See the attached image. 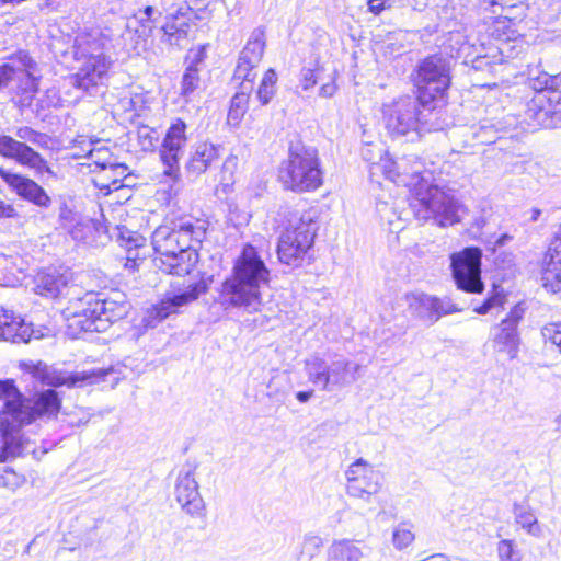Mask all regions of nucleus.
<instances>
[{
	"instance_id": "obj_1",
	"label": "nucleus",
	"mask_w": 561,
	"mask_h": 561,
	"mask_svg": "<svg viewBox=\"0 0 561 561\" xmlns=\"http://www.w3.org/2000/svg\"><path fill=\"white\" fill-rule=\"evenodd\" d=\"M0 462L32 455L39 459L46 450L37 449L35 442L25 437L23 427L37 419L57 415L61 400L54 389L44 390L26 398L13 381H0Z\"/></svg>"
},
{
	"instance_id": "obj_2",
	"label": "nucleus",
	"mask_w": 561,
	"mask_h": 561,
	"mask_svg": "<svg viewBox=\"0 0 561 561\" xmlns=\"http://www.w3.org/2000/svg\"><path fill=\"white\" fill-rule=\"evenodd\" d=\"M380 161L381 164L377 165L382 169L387 179L411 187L409 206L416 219L422 221L433 219L440 227L461 221L466 208L450 190L430 182L421 175L419 168L411 173L408 172L404 159L393 161L387 158Z\"/></svg>"
},
{
	"instance_id": "obj_3",
	"label": "nucleus",
	"mask_w": 561,
	"mask_h": 561,
	"mask_svg": "<svg viewBox=\"0 0 561 561\" xmlns=\"http://www.w3.org/2000/svg\"><path fill=\"white\" fill-rule=\"evenodd\" d=\"M271 271L257 250L245 244L234 260L231 273L218 288L217 302L225 309L257 312L263 305L262 290L270 286Z\"/></svg>"
},
{
	"instance_id": "obj_4",
	"label": "nucleus",
	"mask_w": 561,
	"mask_h": 561,
	"mask_svg": "<svg viewBox=\"0 0 561 561\" xmlns=\"http://www.w3.org/2000/svg\"><path fill=\"white\" fill-rule=\"evenodd\" d=\"M205 224L188 218L172 222V226H159L151 236L154 265L168 274H190L198 262L197 249L206 236Z\"/></svg>"
},
{
	"instance_id": "obj_5",
	"label": "nucleus",
	"mask_w": 561,
	"mask_h": 561,
	"mask_svg": "<svg viewBox=\"0 0 561 561\" xmlns=\"http://www.w3.org/2000/svg\"><path fill=\"white\" fill-rule=\"evenodd\" d=\"M129 311L126 295L119 290L89 291L66 308L69 328L84 332H104L112 323L125 318Z\"/></svg>"
},
{
	"instance_id": "obj_6",
	"label": "nucleus",
	"mask_w": 561,
	"mask_h": 561,
	"mask_svg": "<svg viewBox=\"0 0 561 561\" xmlns=\"http://www.w3.org/2000/svg\"><path fill=\"white\" fill-rule=\"evenodd\" d=\"M382 113L386 129L392 137L421 135L446 126L438 105L426 104L409 95L386 104Z\"/></svg>"
},
{
	"instance_id": "obj_7",
	"label": "nucleus",
	"mask_w": 561,
	"mask_h": 561,
	"mask_svg": "<svg viewBox=\"0 0 561 561\" xmlns=\"http://www.w3.org/2000/svg\"><path fill=\"white\" fill-rule=\"evenodd\" d=\"M528 81L535 93L525 104L520 123L531 129L557 128L554 93H561V71L549 73L536 66L529 69Z\"/></svg>"
},
{
	"instance_id": "obj_8",
	"label": "nucleus",
	"mask_w": 561,
	"mask_h": 561,
	"mask_svg": "<svg viewBox=\"0 0 561 561\" xmlns=\"http://www.w3.org/2000/svg\"><path fill=\"white\" fill-rule=\"evenodd\" d=\"M278 181L287 191L311 192L323 183V172L316 147L302 142L290 144L288 156L278 168Z\"/></svg>"
},
{
	"instance_id": "obj_9",
	"label": "nucleus",
	"mask_w": 561,
	"mask_h": 561,
	"mask_svg": "<svg viewBox=\"0 0 561 561\" xmlns=\"http://www.w3.org/2000/svg\"><path fill=\"white\" fill-rule=\"evenodd\" d=\"M14 135L16 138L9 135H0V156L33 170L36 175L46 173L50 178H57L56 172L49 167L47 160L27 144L43 146V140L46 138L45 135L28 126L16 128Z\"/></svg>"
},
{
	"instance_id": "obj_10",
	"label": "nucleus",
	"mask_w": 561,
	"mask_h": 561,
	"mask_svg": "<svg viewBox=\"0 0 561 561\" xmlns=\"http://www.w3.org/2000/svg\"><path fill=\"white\" fill-rule=\"evenodd\" d=\"M413 82L421 102L431 105L443 102L451 82L449 60L442 55L422 59L415 67Z\"/></svg>"
},
{
	"instance_id": "obj_11",
	"label": "nucleus",
	"mask_w": 561,
	"mask_h": 561,
	"mask_svg": "<svg viewBox=\"0 0 561 561\" xmlns=\"http://www.w3.org/2000/svg\"><path fill=\"white\" fill-rule=\"evenodd\" d=\"M317 230L318 224L311 213H305L289 220V225L282 232L277 244L280 263L299 266L313 244Z\"/></svg>"
},
{
	"instance_id": "obj_12",
	"label": "nucleus",
	"mask_w": 561,
	"mask_h": 561,
	"mask_svg": "<svg viewBox=\"0 0 561 561\" xmlns=\"http://www.w3.org/2000/svg\"><path fill=\"white\" fill-rule=\"evenodd\" d=\"M264 49L265 33L263 28L257 27L253 30L240 53L233 73V81L239 82L240 91L232 96L230 107L247 112L249 93L252 91L253 82L256 78L254 69L261 62Z\"/></svg>"
},
{
	"instance_id": "obj_13",
	"label": "nucleus",
	"mask_w": 561,
	"mask_h": 561,
	"mask_svg": "<svg viewBox=\"0 0 561 561\" xmlns=\"http://www.w3.org/2000/svg\"><path fill=\"white\" fill-rule=\"evenodd\" d=\"M482 251L476 247L465 248L450 256V267L457 288L480 294L484 285L481 279Z\"/></svg>"
},
{
	"instance_id": "obj_14",
	"label": "nucleus",
	"mask_w": 561,
	"mask_h": 561,
	"mask_svg": "<svg viewBox=\"0 0 561 561\" xmlns=\"http://www.w3.org/2000/svg\"><path fill=\"white\" fill-rule=\"evenodd\" d=\"M187 125L182 118H175L168 127L159 149L163 164V175L175 183L180 179V159L187 142Z\"/></svg>"
},
{
	"instance_id": "obj_15",
	"label": "nucleus",
	"mask_w": 561,
	"mask_h": 561,
	"mask_svg": "<svg viewBox=\"0 0 561 561\" xmlns=\"http://www.w3.org/2000/svg\"><path fill=\"white\" fill-rule=\"evenodd\" d=\"M30 374L34 379L43 385L61 387H83L85 385H93L104 380L108 370L105 369H91L83 371H65L50 367L42 362L30 367Z\"/></svg>"
},
{
	"instance_id": "obj_16",
	"label": "nucleus",
	"mask_w": 561,
	"mask_h": 561,
	"mask_svg": "<svg viewBox=\"0 0 561 561\" xmlns=\"http://www.w3.org/2000/svg\"><path fill=\"white\" fill-rule=\"evenodd\" d=\"M195 462H186L180 470L175 482V497L182 508L191 516H198L205 510V503L195 479Z\"/></svg>"
},
{
	"instance_id": "obj_17",
	"label": "nucleus",
	"mask_w": 561,
	"mask_h": 561,
	"mask_svg": "<svg viewBox=\"0 0 561 561\" xmlns=\"http://www.w3.org/2000/svg\"><path fill=\"white\" fill-rule=\"evenodd\" d=\"M0 178L21 199L31 203L37 208L46 210L53 205L51 197L45 188L33 179L11 172L4 168H0Z\"/></svg>"
},
{
	"instance_id": "obj_18",
	"label": "nucleus",
	"mask_w": 561,
	"mask_h": 561,
	"mask_svg": "<svg viewBox=\"0 0 561 561\" xmlns=\"http://www.w3.org/2000/svg\"><path fill=\"white\" fill-rule=\"evenodd\" d=\"M111 61L103 54L91 55L78 72L70 77V84L88 93L107 80Z\"/></svg>"
},
{
	"instance_id": "obj_19",
	"label": "nucleus",
	"mask_w": 561,
	"mask_h": 561,
	"mask_svg": "<svg viewBox=\"0 0 561 561\" xmlns=\"http://www.w3.org/2000/svg\"><path fill=\"white\" fill-rule=\"evenodd\" d=\"M525 308L517 304L515 305L505 319H503L499 327L495 328L494 333V347L497 352L506 353L513 359L517 356L519 336L517 327L523 319Z\"/></svg>"
},
{
	"instance_id": "obj_20",
	"label": "nucleus",
	"mask_w": 561,
	"mask_h": 561,
	"mask_svg": "<svg viewBox=\"0 0 561 561\" xmlns=\"http://www.w3.org/2000/svg\"><path fill=\"white\" fill-rule=\"evenodd\" d=\"M43 336L42 330H34L32 323H26L20 314L0 308V342L28 343Z\"/></svg>"
},
{
	"instance_id": "obj_21",
	"label": "nucleus",
	"mask_w": 561,
	"mask_h": 561,
	"mask_svg": "<svg viewBox=\"0 0 561 561\" xmlns=\"http://www.w3.org/2000/svg\"><path fill=\"white\" fill-rule=\"evenodd\" d=\"M540 282L547 293L561 295V224L545 256Z\"/></svg>"
},
{
	"instance_id": "obj_22",
	"label": "nucleus",
	"mask_w": 561,
	"mask_h": 561,
	"mask_svg": "<svg viewBox=\"0 0 561 561\" xmlns=\"http://www.w3.org/2000/svg\"><path fill=\"white\" fill-rule=\"evenodd\" d=\"M205 291L206 286L204 284H191L180 293L167 296L159 304L152 306L149 316L158 321H162L169 316L176 313L179 308L196 300Z\"/></svg>"
},
{
	"instance_id": "obj_23",
	"label": "nucleus",
	"mask_w": 561,
	"mask_h": 561,
	"mask_svg": "<svg viewBox=\"0 0 561 561\" xmlns=\"http://www.w3.org/2000/svg\"><path fill=\"white\" fill-rule=\"evenodd\" d=\"M362 365L339 357L329 364L323 390L332 391L355 382L360 377Z\"/></svg>"
},
{
	"instance_id": "obj_24",
	"label": "nucleus",
	"mask_w": 561,
	"mask_h": 561,
	"mask_svg": "<svg viewBox=\"0 0 561 561\" xmlns=\"http://www.w3.org/2000/svg\"><path fill=\"white\" fill-rule=\"evenodd\" d=\"M515 116L507 115L501 119L485 118L477 125L470 127L472 139L479 145H490L500 138V133H504L518 124Z\"/></svg>"
},
{
	"instance_id": "obj_25",
	"label": "nucleus",
	"mask_w": 561,
	"mask_h": 561,
	"mask_svg": "<svg viewBox=\"0 0 561 561\" xmlns=\"http://www.w3.org/2000/svg\"><path fill=\"white\" fill-rule=\"evenodd\" d=\"M218 159V149L210 142H197L192 147L185 163V172L195 179L205 173L214 161Z\"/></svg>"
},
{
	"instance_id": "obj_26",
	"label": "nucleus",
	"mask_w": 561,
	"mask_h": 561,
	"mask_svg": "<svg viewBox=\"0 0 561 561\" xmlns=\"http://www.w3.org/2000/svg\"><path fill=\"white\" fill-rule=\"evenodd\" d=\"M408 311L414 318L428 322L430 324L438 321V313L435 309L438 298L424 293H410L405 295Z\"/></svg>"
},
{
	"instance_id": "obj_27",
	"label": "nucleus",
	"mask_w": 561,
	"mask_h": 561,
	"mask_svg": "<svg viewBox=\"0 0 561 561\" xmlns=\"http://www.w3.org/2000/svg\"><path fill=\"white\" fill-rule=\"evenodd\" d=\"M68 282V275L57 268L49 267L36 275L35 293L41 296L56 298L66 289Z\"/></svg>"
},
{
	"instance_id": "obj_28",
	"label": "nucleus",
	"mask_w": 561,
	"mask_h": 561,
	"mask_svg": "<svg viewBox=\"0 0 561 561\" xmlns=\"http://www.w3.org/2000/svg\"><path fill=\"white\" fill-rule=\"evenodd\" d=\"M382 474L375 469H367L366 476H360L353 482L347 483V494L353 497L370 502L381 489Z\"/></svg>"
},
{
	"instance_id": "obj_29",
	"label": "nucleus",
	"mask_w": 561,
	"mask_h": 561,
	"mask_svg": "<svg viewBox=\"0 0 561 561\" xmlns=\"http://www.w3.org/2000/svg\"><path fill=\"white\" fill-rule=\"evenodd\" d=\"M0 67H8L10 73V81L13 79L16 72H24L30 79L32 89L36 90V72L37 64L32 59L28 53L20 50L16 54L10 56L9 61L1 65Z\"/></svg>"
},
{
	"instance_id": "obj_30",
	"label": "nucleus",
	"mask_w": 561,
	"mask_h": 561,
	"mask_svg": "<svg viewBox=\"0 0 561 561\" xmlns=\"http://www.w3.org/2000/svg\"><path fill=\"white\" fill-rule=\"evenodd\" d=\"M195 15H185L178 20L167 21L161 30L163 31L162 41L170 45H180L181 41L186 39L188 31Z\"/></svg>"
},
{
	"instance_id": "obj_31",
	"label": "nucleus",
	"mask_w": 561,
	"mask_h": 561,
	"mask_svg": "<svg viewBox=\"0 0 561 561\" xmlns=\"http://www.w3.org/2000/svg\"><path fill=\"white\" fill-rule=\"evenodd\" d=\"M363 552L352 540H334L328 550V561H360Z\"/></svg>"
},
{
	"instance_id": "obj_32",
	"label": "nucleus",
	"mask_w": 561,
	"mask_h": 561,
	"mask_svg": "<svg viewBox=\"0 0 561 561\" xmlns=\"http://www.w3.org/2000/svg\"><path fill=\"white\" fill-rule=\"evenodd\" d=\"M513 513L516 524H518L529 535L539 536L541 534L537 517L527 503H514Z\"/></svg>"
},
{
	"instance_id": "obj_33",
	"label": "nucleus",
	"mask_w": 561,
	"mask_h": 561,
	"mask_svg": "<svg viewBox=\"0 0 561 561\" xmlns=\"http://www.w3.org/2000/svg\"><path fill=\"white\" fill-rule=\"evenodd\" d=\"M111 154L107 148H98L92 149L88 153V158L100 168V171H103V174L106 175L107 172L115 173L116 175H124L127 173V167L123 163H114L107 161Z\"/></svg>"
},
{
	"instance_id": "obj_34",
	"label": "nucleus",
	"mask_w": 561,
	"mask_h": 561,
	"mask_svg": "<svg viewBox=\"0 0 561 561\" xmlns=\"http://www.w3.org/2000/svg\"><path fill=\"white\" fill-rule=\"evenodd\" d=\"M329 364L318 356H312L306 360V371L309 380L323 389L325 380V371H328Z\"/></svg>"
},
{
	"instance_id": "obj_35",
	"label": "nucleus",
	"mask_w": 561,
	"mask_h": 561,
	"mask_svg": "<svg viewBox=\"0 0 561 561\" xmlns=\"http://www.w3.org/2000/svg\"><path fill=\"white\" fill-rule=\"evenodd\" d=\"M415 539L412 531V525L403 522L394 527L392 533V543L398 550H403L409 547Z\"/></svg>"
},
{
	"instance_id": "obj_36",
	"label": "nucleus",
	"mask_w": 561,
	"mask_h": 561,
	"mask_svg": "<svg viewBox=\"0 0 561 561\" xmlns=\"http://www.w3.org/2000/svg\"><path fill=\"white\" fill-rule=\"evenodd\" d=\"M199 81L198 68L190 65L182 76L181 95L186 99L190 98L199 87Z\"/></svg>"
},
{
	"instance_id": "obj_37",
	"label": "nucleus",
	"mask_w": 561,
	"mask_h": 561,
	"mask_svg": "<svg viewBox=\"0 0 561 561\" xmlns=\"http://www.w3.org/2000/svg\"><path fill=\"white\" fill-rule=\"evenodd\" d=\"M277 81V75L274 69H268L261 81V84L257 90V96L262 104H267L273 94H274V87Z\"/></svg>"
},
{
	"instance_id": "obj_38",
	"label": "nucleus",
	"mask_w": 561,
	"mask_h": 561,
	"mask_svg": "<svg viewBox=\"0 0 561 561\" xmlns=\"http://www.w3.org/2000/svg\"><path fill=\"white\" fill-rule=\"evenodd\" d=\"M506 296L502 287L497 285H493L492 293L490 296L483 301L482 305L477 307L474 311L479 314H485L491 309L503 306L505 302Z\"/></svg>"
},
{
	"instance_id": "obj_39",
	"label": "nucleus",
	"mask_w": 561,
	"mask_h": 561,
	"mask_svg": "<svg viewBox=\"0 0 561 561\" xmlns=\"http://www.w3.org/2000/svg\"><path fill=\"white\" fill-rule=\"evenodd\" d=\"M500 561H522L520 551L513 540L503 539L497 543Z\"/></svg>"
},
{
	"instance_id": "obj_40",
	"label": "nucleus",
	"mask_w": 561,
	"mask_h": 561,
	"mask_svg": "<svg viewBox=\"0 0 561 561\" xmlns=\"http://www.w3.org/2000/svg\"><path fill=\"white\" fill-rule=\"evenodd\" d=\"M323 545L322 538L317 535H306L301 546L300 559L311 560L319 552Z\"/></svg>"
},
{
	"instance_id": "obj_41",
	"label": "nucleus",
	"mask_w": 561,
	"mask_h": 561,
	"mask_svg": "<svg viewBox=\"0 0 561 561\" xmlns=\"http://www.w3.org/2000/svg\"><path fill=\"white\" fill-rule=\"evenodd\" d=\"M502 62H503L502 51H499L497 54H493V55L477 56L472 60V69H474L477 71H484V70L493 71L494 67Z\"/></svg>"
},
{
	"instance_id": "obj_42",
	"label": "nucleus",
	"mask_w": 561,
	"mask_h": 561,
	"mask_svg": "<svg viewBox=\"0 0 561 561\" xmlns=\"http://www.w3.org/2000/svg\"><path fill=\"white\" fill-rule=\"evenodd\" d=\"M116 229L121 230L119 227H116ZM126 232L128 233V237H125L123 231H119V237L123 240L126 239L127 260L133 261V265H135L136 260L138 259L137 249L141 245L144 238L136 233H131L130 231H126Z\"/></svg>"
},
{
	"instance_id": "obj_43",
	"label": "nucleus",
	"mask_w": 561,
	"mask_h": 561,
	"mask_svg": "<svg viewBox=\"0 0 561 561\" xmlns=\"http://www.w3.org/2000/svg\"><path fill=\"white\" fill-rule=\"evenodd\" d=\"M58 218L64 229L73 227L76 224H80V220H82L81 215L69 207L66 202L60 204Z\"/></svg>"
},
{
	"instance_id": "obj_44",
	"label": "nucleus",
	"mask_w": 561,
	"mask_h": 561,
	"mask_svg": "<svg viewBox=\"0 0 561 561\" xmlns=\"http://www.w3.org/2000/svg\"><path fill=\"white\" fill-rule=\"evenodd\" d=\"M367 469H374L367 461L364 459H358L354 463L350 466L346 471L347 483L353 482L355 479H359L360 476H366Z\"/></svg>"
},
{
	"instance_id": "obj_45",
	"label": "nucleus",
	"mask_w": 561,
	"mask_h": 561,
	"mask_svg": "<svg viewBox=\"0 0 561 561\" xmlns=\"http://www.w3.org/2000/svg\"><path fill=\"white\" fill-rule=\"evenodd\" d=\"M542 336L561 352V323H549L542 328Z\"/></svg>"
},
{
	"instance_id": "obj_46",
	"label": "nucleus",
	"mask_w": 561,
	"mask_h": 561,
	"mask_svg": "<svg viewBox=\"0 0 561 561\" xmlns=\"http://www.w3.org/2000/svg\"><path fill=\"white\" fill-rule=\"evenodd\" d=\"M125 176L126 173L124 175H116L112 172H107L106 175H104L103 171H101L99 174L100 186L102 188H107L108 191L118 190L122 186L121 179Z\"/></svg>"
},
{
	"instance_id": "obj_47",
	"label": "nucleus",
	"mask_w": 561,
	"mask_h": 561,
	"mask_svg": "<svg viewBox=\"0 0 561 561\" xmlns=\"http://www.w3.org/2000/svg\"><path fill=\"white\" fill-rule=\"evenodd\" d=\"M185 15H195V11L190 7L187 2H181L176 5H172L168 10L167 21L185 18Z\"/></svg>"
},
{
	"instance_id": "obj_48",
	"label": "nucleus",
	"mask_w": 561,
	"mask_h": 561,
	"mask_svg": "<svg viewBox=\"0 0 561 561\" xmlns=\"http://www.w3.org/2000/svg\"><path fill=\"white\" fill-rule=\"evenodd\" d=\"M134 16L139 23V28L137 30V32H139L140 35L149 36L154 28L157 18H147L139 13H136Z\"/></svg>"
},
{
	"instance_id": "obj_49",
	"label": "nucleus",
	"mask_w": 561,
	"mask_h": 561,
	"mask_svg": "<svg viewBox=\"0 0 561 561\" xmlns=\"http://www.w3.org/2000/svg\"><path fill=\"white\" fill-rule=\"evenodd\" d=\"M435 307L438 313V320L440 319V317L445 314L461 311V308H458L448 297H445L443 299L438 298V304Z\"/></svg>"
},
{
	"instance_id": "obj_50",
	"label": "nucleus",
	"mask_w": 561,
	"mask_h": 561,
	"mask_svg": "<svg viewBox=\"0 0 561 561\" xmlns=\"http://www.w3.org/2000/svg\"><path fill=\"white\" fill-rule=\"evenodd\" d=\"M91 414L82 408L77 409L68 415V424L70 426H80L90 421Z\"/></svg>"
},
{
	"instance_id": "obj_51",
	"label": "nucleus",
	"mask_w": 561,
	"mask_h": 561,
	"mask_svg": "<svg viewBox=\"0 0 561 561\" xmlns=\"http://www.w3.org/2000/svg\"><path fill=\"white\" fill-rule=\"evenodd\" d=\"M362 157L364 160L371 162L373 164H378L376 159L382 160V149L378 146H374L371 144H367L366 147L362 149Z\"/></svg>"
},
{
	"instance_id": "obj_52",
	"label": "nucleus",
	"mask_w": 561,
	"mask_h": 561,
	"mask_svg": "<svg viewBox=\"0 0 561 561\" xmlns=\"http://www.w3.org/2000/svg\"><path fill=\"white\" fill-rule=\"evenodd\" d=\"M73 240L82 241L87 238V231H90V226L84 220H80V224H76L73 227L66 229Z\"/></svg>"
},
{
	"instance_id": "obj_53",
	"label": "nucleus",
	"mask_w": 561,
	"mask_h": 561,
	"mask_svg": "<svg viewBox=\"0 0 561 561\" xmlns=\"http://www.w3.org/2000/svg\"><path fill=\"white\" fill-rule=\"evenodd\" d=\"M317 84V78L312 69H302L300 85L304 90H309Z\"/></svg>"
},
{
	"instance_id": "obj_54",
	"label": "nucleus",
	"mask_w": 561,
	"mask_h": 561,
	"mask_svg": "<svg viewBox=\"0 0 561 561\" xmlns=\"http://www.w3.org/2000/svg\"><path fill=\"white\" fill-rule=\"evenodd\" d=\"M22 479L13 470H5L4 474L0 476V485H11L16 488L21 485Z\"/></svg>"
},
{
	"instance_id": "obj_55",
	"label": "nucleus",
	"mask_w": 561,
	"mask_h": 561,
	"mask_svg": "<svg viewBox=\"0 0 561 561\" xmlns=\"http://www.w3.org/2000/svg\"><path fill=\"white\" fill-rule=\"evenodd\" d=\"M495 264L499 267L503 264V268L511 267L514 264V256L512 253L501 252L495 256Z\"/></svg>"
},
{
	"instance_id": "obj_56",
	"label": "nucleus",
	"mask_w": 561,
	"mask_h": 561,
	"mask_svg": "<svg viewBox=\"0 0 561 561\" xmlns=\"http://www.w3.org/2000/svg\"><path fill=\"white\" fill-rule=\"evenodd\" d=\"M18 216V213L13 205L5 204L2 199H0V218H14Z\"/></svg>"
},
{
	"instance_id": "obj_57",
	"label": "nucleus",
	"mask_w": 561,
	"mask_h": 561,
	"mask_svg": "<svg viewBox=\"0 0 561 561\" xmlns=\"http://www.w3.org/2000/svg\"><path fill=\"white\" fill-rule=\"evenodd\" d=\"M390 0H368L369 11L379 14Z\"/></svg>"
},
{
	"instance_id": "obj_58",
	"label": "nucleus",
	"mask_w": 561,
	"mask_h": 561,
	"mask_svg": "<svg viewBox=\"0 0 561 561\" xmlns=\"http://www.w3.org/2000/svg\"><path fill=\"white\" fill-rule=\"evenodd\" d=\"M244 113L245 111L230 107L228 112V122L232 124H238L242 116L244 115Z\"/></svg>"
},
{
	"instance_id": "obj_59",
	"label": "nucleus",
	"mask_w": 561,
	"mask_h": 561,
	"mask_svg": "<svg viewBox=\"0 0 561 561\" xmlns=\"http://www.w3.org/2000/svg\"><path fill=\"white\" fill-rule=\"evenodd\" d=\"M336 91V85L331 83H325L320 88V95L323 98H331Z\"/></svg>"
},
{
	"instance_id": "obj_60",
	"label": "nucleus",
	"mask_w": 561,
	"mask_h": 561,
	"mask_svg": "<svg viewBox=\"0 0 561 561\" xmlns=\"http://www.w3.org/2000/svg\"><path fill=\"white\" fill-rule=\"evenodd\" d=\"M137 13L147 18H157V20L161 16V12L151 5H147L145 9L139 10Z\"/></svg>"
},
{
	"instance_id": "obj_61",
	"label": "nucleus",
	"mask_w": 561,
	"mask_h": 561,
	"mask_svg": "<svg viewBox=\"0 0 561 561\" xmlns=\"http://www.w3.org/2000/svg\"><path fill=\"white\" fill-rule=\"evenodd\" d=\"M556 94V112L554 115H557V128H561V93H554Z\"/></svg>"
},
{
	"instance_id": "obj_62",
	"label": "nucleus",
	"mask_w": 561,
	"mask_h": 561,
	"mask_svg": "<svg viewBox=\"0 0 561 561\" xmlns=\"http://www.w3.org/2000/svg\"><path fill=\"white\" fill-rule=\"evenodd\" d=\"M10 82V73L8 67H0V89L8 85Z\"/></svg>"
},
{
	"instance_id": "obj_63",
	"label": "nucleus",
	"mask_w": 561,
	"mask_h": 561,
	"mask_svg": "<svg viewBox=\"0 0 561 561\" xmlns=\"http://www.w3.org/2000/svg\"><path fill=\"white\" fill-rule=\"evenodd\" d=\"M312 394H313L312 390H310V391H298L296 393V398H297V400L299 402L305 403V402L309 401V399L312 397Z\"/></svg>"
},
{
	"instance_id": "obj_64",
	"label": "nucleus",
	"mask_w": 561,
	"mask_h": 561,
	"mask_svg": "<svg viewBox=\"0 0 561 561\" xmlns=\"http://www.w3.org/2000/svg\"><path fill=\"white\" fill-rule=\"evenodd\" d=\"M421 561H449L448 558L443 553L432 554Z\"/></svg>"
}]
</instances>
